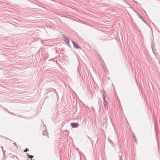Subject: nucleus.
I'll return each mask as SVG.
<instances>
[{"mask_svg": "<svg viewBox=\"0 0 160 160\" xmlns=\"http://www.w3.org/2000/svg\"><path fill=\"white\" fill-rule=\"evenodd\" d=\"M105 93V92L104 91H103V92H102V96H103V100L104 101V102H103V104L104 105H105V104H107V102L106 101L105 99V96L104 95Z\"/></svg>", "mask_w": 160, "mask_h": 160, "instance_id": "nucleus-1", "label": "nucleus"}, {"mask_svg": "<svg viewBox=\"0 0 160 160\" xmlns=\"http://www.w3.org/2000/svg\"><path fill=\"white\" fill-rule=\"evenodd\" d=\"M71 42H72L73 46L74 47L76 48H81L76 43V42H75L73 41H71Z\"/></svg>", "mask_w": 160, "mask_h": 160, "instance_id": "nucleus-2", "label": "nucleus"}, {"mask_svg": "<svg viewBox=\"0 0 160 160\" xmlns=\"http://www.w3.org/2000/svg\"><path fill=\"white\" fill-rule=\"evenodd\" d=\"M71 125L72 128H76L78 126L79 124L78 123H71Z\"/></svg>", "mask_w": 160, "mask_h": 160, "instance_id": "nucleus-3", "label": "nucleus"}, {"mask_svg": "<svg viewBox=\"0 0 160 160\" xmlns=\"http://www.w3.org/2000/svg\"><path fill=\"white\" fill-rule=\"evenodd\" d=\"M138 14V17H139V18L140 19H141L142 20V21L144 22L145 23H146V21H145V20L143 19V18H142V16H141L140 14Z\"/></svg>", "mask_w": 160, "mask_h": 160, "instance_id": "nucleus-4", "label": "nucleus"}, {"mask_svg": "<svg viewBox=\"0 0 160 160\" xmlns=\"http://www.w3.org/2000/svg\"><path fill=\"white\" fill-rule=\"evenodd\" d=\"M62 38H63L65 39V40H70V39L68 38L67 37V36L63 35V37Z\"/></svg>", "mask_w": 160, "mask_h": 160, "instance_id": "nucleus-5", "label": "nucleus"}, {"mask_svg": "<svg viewBox=\"0 0 160 160\" xmlns=\"http://www.w3.org/2000/svg\"><path fill=\"white\" fill-rule=\"evenodd\" d=\"M27 155L28 156L29 158H32L33 157V155H29L28 153H27Z\"/></svg>", "mask_w": 160, "mask_h": 160, "instance_id": "nucleus-6", "label": "nucleus"}, {"mask_svg": "<svg viewBox=\"0 0 160 160\" xmlns=\"http://www.w3.org/2000/svg\"><path fill=\"white\" fill-rule=\"evenodd\" d=\"M104 105V108H105V109L107 110L108 109V106H107V104H105V105Z\"/></svg>", "mask_w": 160, "mask_h": 160, "instance_id": "nucleus-7", "label": "nucleus"}, {"mask_svg": "<svg viewBox=\"0 0 160 160\" xmlns=\"http://www.w3.org/2000/svg\"><path fill=\"white\" fill-rule=\"evenodd\" d=\"M47 133V132L46 130H45L44 131H43L42 132L43 135H45Z\"/></svg>", "mask_w": 160, "mask_h": 160, "instance_id": "nucleus-8", "label": "nucleus"}, {"mask_svg": "<svg viewBox=\"0 0 160 160\" xmlns=\"http://www.w3.org/2000/svg\"><path fill=\"white\" fill-rule=\"evenodd\" d=\"M65 41V42L69 46V41Z\"/></svg>", "mask_w": 160, "mask_h": 160, "instance_id": "nucleus-9", "label": "nucleus"}, {"mask_svg": "<svg viewBox=\"0 0 160 160\" xmlns=\"http://www.w3.org/2000/svg\"><path fill=\"white\" fill-rule=\"evenodd\" d=\"M118 157L119 160H122L121 156L120 155H118Z\"/></svg>", "mask_w": 160, "mask_h": 160, "instance_id": "nucleus-10", "label": "nucleus"}, {"mask_svg": "<svg viewBox=\"0 0 160 160\" xmlns=\"http://www.w3.org/2000/svg\"><path fill=\"white\" fill-rule=\"evenodd\" d=\"M28 151H29V149H28V148H26L24 150V152H26Z\"/></svg>", "mask_w": 160, "mask_h": 160, "instance_id": "nucleus-11", "label": "nucleus"}, {"mask_svg": "<svg viewBox=\"0 0 160 160\" xmlns=\"http://www.w3.org/2000/svg\"><path fill=\"white\" fill-rule=\"evenodd\" d=\"M133 1L135 3L138 4H139L140 5V4L137 1H134V0H133Z\"/></svg>", "mask_w": 160, "mask_h": 160, "instance_id": "nucleus-12", "label": "nucleus"}, {"mask_svg": "<svg viewBox=\"0 0 160 160\" xmlns=\"http://www.w3.org/2000/svg\"><path fill=\"white\" fill-rule=\"evenodd\" d=\"M104 63H102V65H103V68H106V66H105V67L104 66V64H103Z\"/></svg>", "mask_w": 160, "mask_h": 160, "instance_id": "nucleus-13", "label": "nucleus"}, {"mask_svg": "<svg viewBox=\"0 0 160 160\" xmlns=\"http://www.w3.org/2000/svg\"><path fill=\"white\" fill-rule=\"evenodd\" d=\"M104 63H102V65H103V68H106V66H105V67L104 66V64H103Z\"/></svg>", "mask_w": 160, "mask_h": 160, "instance_id": "nucleus-14", "label": "nucleus"}, {"mask_svg": "<svg viewBox=\"0 0 160 160\" xmlns=\"http://www.w3.org/2000/svg\"><path fill=\"white\" fill-rule=\"evenodd\" d=\"M144 12H145V14H146V15H147V13H146V12L145 11V10H144Z\"/></svg>", "mask_w": 160, "mask_h": 160, "instance_id": "nucleus-15", "label": "nucleus"}, {"mask_svg": "<svg viewBox=\"0 0 160 160\" xmlns=\"http://www.w3.org/2000/svg\"><path fill=\"white\" fill-rule=\"evenodd\" d=\"M109 142H112V141L110 139L109 140Z\"/></svg>", "mask_w": 160, "mask_h": 160, "instance_id": "nucleus-16", "label": "nucleus"}, {"mask_svg": "<svg viewBox=\"0 0 160 160\" xmlns=\"http://www.w3.org/2000/svg\"><path fill=\"white\" fill-rule=\"evenodd\" d=\"M1 148H3V147H2V146H1ZM2 150H3V149H2Z\"/></svg>", "mask_w": 160, "mask_h": 160, "instance_id": "nucleus-17", "label": "nucleus"}, {"mask_svg": "<svg viewBox=\"0 0 160 160\" xmlns=\"http://www.w3.org/2000/svg\"><path fill=\"white\" fill-rule=\"evenodd\" d=\"M133 137H134V138H135L134 135V136H133Z\"/></svg>", "mask_w": 160, "mask_h": 160, "instance_id": "nucleus-18", "label": "nucleus"}, {"mask_svg": "<svg viewBox=\"0 0 160 160\" xmlns=\"http://www.w3.org/2000/svg\"><path fill=\"white\" fill-rule=\"evenodd\" d=\"M46 40H49V39H47Z\"/></svg>", "mask_w": 160, "mask_h": 160, "instance_id": "nucleus-19", "label": "nucleus"}]
</instances>
